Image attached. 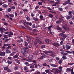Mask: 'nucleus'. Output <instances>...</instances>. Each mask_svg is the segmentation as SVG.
Masks as SVG:
<instances>
[{
    "label": "nucleus",
    "mask_w": 74,
    "mask_h": 74,
    "mask_svg": "<svg viewBox=\"0 0 74 74\" xmlns=\"http://www.w3.org/2000/svg\"><path fill=\"white\" fill-rule=\"evenodd\" d=\"M7 71L10 73V72H11V70H10V69H8L7 70Z\"/></svg>",
    "instance_id": "nucleus-48"
},
{
    "label": "nucleus",
    "mask_w": 74,
    "mask_h": 74,
    "mask_svg": "<svg viewBox=\"0 0 74 74\" xmlns=\"http://www.w3.org/2000/svg\"><path fill=\"white\" fill-rule=\"evenodd\" d=\"M72 14V12L71 11H70L69 12V15H71Z\"/></svg>",
    "instance_id": "nucleus-58"
},
{
    "label": "nucleus",
    "mask_w": 74,
    "mask_h": 74,
    "mask_svg": "<svg viewBox=\"0 0 74 74\" xmlns=\"http://www.w3.org/2000/svg\"><path fill=\"white\" fill-rule=\"evenodd\" d=\"M49 16L50 17V18H52L53 17V15L52 14H49Z\"/></svg>",
    "instance_id": "nucleus-46"
},
{
    "label": "nucleus",
    "mask_w": 74,
    "mask_h": 74,
    "mask_svg": "<svg viewBox=\"0 0 74 74\" xmlns=\"http://www.w3.org/2000/svg\"><path fill=\"white\" fill-rule=\"evenodd\" d=\"M27 3H28V1H25V2H24V3L26 4H27Z\"/></svg>",
    "instance_id": "nucleus-61"
},
{
    "label": "nucleus",
    "mask_w": 74,
    "mask_h": 74,
    "mask_svg": "<svg viewBox=\"0 0 74 74\" xmlns=\"http://www.w3.org/2000/svg\"><path fill=\"white\" fill-rule=\"evenodd\" d=\"M67 54L66 53H64L63 54V56H66V55H67Z\"/></svg>",
    "instance_id": "nucleus-62"
},
{
    "label": "nucleus",
    "mask_w": 74,
    "mask_h": 74,
    "mask_svg": "<svg viewBox=\"0 0 74 74\" xmlns=\"http://www.w3.org/2000/svg\"><path fill=\"white\" fill-rule=\"evenodd\" d=\"M66 18L67 20L70 19V16H69V15H68L66 16Z\"/></svg>",
    "instance_id": "nucleus-39"
},
{
    "label": "nucleus",
    "mask_w": 74,
    "mask_h": 74,
    "mask_svg": "<svg viewBox=\"0 0 74 74\" xmlns=\"http://www.w3.org/2000/svg\"><path fill=\"white\" fill-rule=\"evenodd\" d=\"M73 68H72V69H71V74H74V72L73 71Z\"/></svg>",
    "instance_id": "nucleus-38"
},
{
    "label": "nucleus",
    "mask_w": 74,
    "mask_h": 74,
    "mask_svg": "<svg viewBox=\"0 0 74 74\" xmlns=\"http://www.w3.org/2000/svg\"><path fill=\"white\" fill-rule=\"evenodd\" d=\"M34 20L35 21H38V19L37 18H34Z\"/></svg>",
    "instance_id": "nucleus-64"
},
{
    "label": "nucleus",
    "mask_w": 74,
    "mask_h": 74,
    "mask_svg": "<svg viewBox=\"0 0 74 74\" xmlns=\"http://www.w3.org/2000/svg\"><path fill=\"white\" fill-rule=\"evenodd\" d=\"M33 64H31L30 66L31 69H33L34 67V65H33Z\"/></svg>",
    "instance_id": "nucleus-26"
},
{
    "label": "nucleus",
    "mask_w": 74,
    "mask_h": 74,
    "mask_svg": "<svg viewBox=\"0 0 74 74\" xmlns=\"http://www.w3.org/2000/svg\"><path fill=\"white\" fill-rule=\"evenodd\" d=\"M24 50H25V52H29V49L27 48V47H24Z\"/></svg>",
    "instance_id": "nucleus-11"
},
{
    "label": "nucleus",
    "mask_w": 74,
    "mask_h": 74,
    "mask_svg": "<svg viewBox=\"0 0 74 74\" xmlns=\"http://www.w3.org/2000/svg\"><path fill=\"white\" fill-rule=\"evenodd\" d=\"M45 42H46V43H49V39H48V38H46L45 39Z\"/></svg>",
    "instance_id": "nucleus-24"
},
{
    "label": "nucleus",
    "mask_w": 74,
    "mask_h": 74,
    "mask_svg": "<svg viewBox=\"0 0 74 74\" xmlns=\"http://www.w3.org/2000/svg\"><path fill=\"white\" fill-rule=\"evenodd\" d=\"M26 19L27 21H30V18L28 16L27 17Z\"/></svg>",
    "instance_id": "nucleus-30"
},
{
    "label": "nucleus",
    "mask_w": 74,
    "mask_h": 74,
    "mask_svg": "<svg viewBox=\"0 0 74 74\" xmlns=\"http://www.w3.org/2000/svg\"><path fill=\"white\" fill-rule=\"evenodd\" d=\"M8 59L10 60H11L12 59V57H8Z\"/></svg>",
    "instance_id": "nucleus-54"
},
{
    "label": "nucleus",
    "mask_w": 74,
    "mask_h": 74,
    "mask_svg": "<svg viewBox=\"0 0 74 74\" xmlns=\"http://www.w3.org/2000/svg\"><path fill=\"white\" fill-rule=\"evenodd\" d=\"M21 21V22L24 24V25H26V20H22Z\"/></svg>",
    "instance_id": "nucleus-14"
},
{
    "label": "nucleus",
    "mask_w": 74,
    "mask_h": 74,
    "mask_svg": "<svg viewBox=\"0 0 74 74\" xmlns=\"http://www.w3.org/2000/svg\"><path fill=\"white\" fill-rule=\"evenodd\" d=\"M2 6L3 7V8H7V7H8V5L5 4H4Z\"/></svg>",
    "instance_id": "nucleus-16"
},
{
    "label": "nucleus",
    "mask_w": 74,
    "mask_h": 74,
    "mask_svg": "<svg viewBox=\"0 0 74 74\" xmlns=\"http://www.w3.org/2000/svg\"><path fill=\"white\" fill-rule=\"evenodd\" d=\"M3 37L4 38H8V36H7V35H6L5 34H3Z\"/></svg>",
    "instance_id": "nucleus-22"
},
{
    "label": "nucleus",
    "mask_w": 74,
    "mask_h": 74,
    "mask_svg": "<svg viewBox=\"0 0 74 74\" xmlns=\"http://www.w3.org/2000/svg\"><path fill=\"white\" fill-rule=\"evenodd\" d=\"M4 30V31H6V29H5V28H4L1 27L0 28V31L1 33H3Z\"/></svg>",
    "instance_id": "nucleus-8"
},
{
    "label": "nucleus",
    "mask_w": 74,
    "mask_h": 74,
    "mask_svg": "<svg viewBox=\"0 0 74 74\" xmlns=\"http://www.w3.org/2000/svg\"><path fill=\"white\" fill-rule=\"evenodd\" d=\"M66 48L67 50L68 49H70V48H71V47L69 45H66Z\"/></svg>",
    "instance_id": "nucleus-17"
},
{
    "label": "nucleus",
    "mask_w": 74,
    "mask_h": 74,
    "mask_svg": "<svg viewBox=\"0 0 74 74\" xmlns=\"http://www.w3.org/2000/svg\"><path fill=\"white\" fill-rule=\"evenodd\" d=\"M43 52L45 53L46 55H49V54L48 53H53V52L52 51H43Z\"/></svg>",
    "instance_id": "nucleus-6"
},
{
    "label": "nucleus",
    "mask_w": 74,
    "mask_h": 74,
    "mask_svg": "<svg viewBox=\"0 0 74 74\" xmlns=\"http://www.w3.org/2000/svg\"><path fill=\"white\" fill-rule=\"evenodd\" d=\"M51 66L52 67H57V65L55 64H51Z\"/></svg>",
    "instance_id": "nucleus-20"
},
{
    "label": "nucleus",
    "mask_w": 74,
    "mask_h": 74,
    "mask_svg": "<svg viewBox=\"0 0 74 74\" xmlns=\"http://www.w3.org/2000/svg\"><path fill=\"white\" fill-rule=\"evenodd\" d=\"M53 45L56 47H58V46H60V44L59 43H58L57 42H56L55 43H53Z\"/></svg>",
    "instance_id": "nucleus-7"
},
{
    "label": "nucleus",
    "mask_w": 74,
    "mask_h": 74,
    "mask_svg": "<svg viewBox=\"0 0 74 74\" xmlns=\"http://www.w3.org/2000/svg\"><path fill=\"white\" fill-rule=\"evenodd\" d=\"M38 52L36 51V52H35L34 53V55H38Z\"/></svg>",
    "instance_id": "nucleus-43"
},
{
    "label": "nucleus",
    "mask_w": 74,
    "mask_h": 74,
    "mask_svg": "<svg viewBox=\"0 0 74 74\" xmlns=\"http://www.w3.org/2000/svg\"><path fill=\"white\" fill-rule=\"evenodd\" d=\"M40 38V36H38L36 37V40H37V42L39 44H41L42 43V42L40 40H39Z\"/></svg>",
    "instance_id": "nucleus-4"
},
{
    "label": "nucleus",
    "mask_w": 74,
    "mask_h": 74,
    "mask_svg": "<svg viewBox=\"0 0 74 74\" xmlns=\"http://www.w3.org/2000/svg\"><path fill=\"white\" fill-rule=\"evenodd\" d=\"M25 45L26 47H27V46L28 45V43H27V42L26 41H25Z\"/></svg>",
    "instance_id": "nucleus-27"
},
{
    "label": "nucleus",
    "mask_w": 74,
    "mask_h": 74,
    "mask_svg": "<svg viewBox=\"0 0 74 74\" xmlns=\"http://www.w3.org/2000/svg\"><path fill=\"white\" fill-rule=\"evenodd\" d=\"M60 71L58 69V68H57V69H56V72H57V73H60Z\"/></svg>",
    "instance_id": "nucleus-37"
},
{
    "label": "nucleus",
    "mask_w": 74,
    "mask_h": 74,
    "mask_svg": "<svg viewBox=\"0 0 74 74\" xmlns=\"http://www.w3.org/2000/svg\"><path fill=\"white\" fill-rule=\"evenodd\" d=\"M31 16H32V17H33V16H35V15L33 13H31Z\"/></svg>",
    "instance_id": "nucleus-41"
},
{
    "label": "nucleus",
    "mask_w": 74,
    "mask_h": 74,
    "mask_svg": "<svg viewBox=\"0 0 74 74\" xmlns=\"http://www.w3.org/2000/svg\"><path fill=\"white\" fill-rule=\"evenodd\" d=\"M62 22V24H63L62 25V27L65 30H67L68 26L66 24H65L66 23V21L63 20Z\"/></svg>",
    "instance_id": "nucleus-1"
},
{
    "label": "nucleus",
    "mask_w": 74,
    "mask_h": 74,
    "mask_svg": "<svg viewBox=\"0 0 74 74\" xmlns=\"http://www.w3.org/2000/svg\"><path fill=\"white\" fill-rule=\"evenodd\" d=\"M39 8V6H37L36 7L35 9L36 10H38Z\"/></svg>",
    "instance_id": "nucleus-53"
},
{
    "label": "nucleus",
    "mask_w": 74,
    "mask_h": 74,
    "mask_svg": "<svg viewBox=\"0 0 74 74\" xmlns=\"http://www.w3.org/2000/svg\"><path fill=\"white\" fill-rule=\"evenodd\" d=\"M0 55L1 56H4L5 55V53L4 51L2 52L1 51H0Z\"/></svg>",
    "instance_id": "nucleus-5"
},
{
    "label": "nucleus",
    "mask_w": 74,
    "mask_h": 74,
    "mask_svg": "<svg viewBox=\"0 0 74 74\" xmlns=\"http://www.w3.org/2000/svg\"><path fill=\"white\" fill-rule=\"evenodd\" d=\"M53 26L51 25L49 27H47L48 30L49 32H51V27H52Z\"/></svg>",
    "instance_id": "nucleus-13"
},
{
    "label": "nucleus",
    "mask_w": 74,
    "mask_h": 74,
    "mask_svg": "<svg viewBox=\"0 0 74 74\" xmlns=\"http://www.w3.org/2000/svg\"><path fill=\"white\" fill-rule=\"evenodd\" d=\"M62 62V61L61 60L59 61L58 62V63H59V64H61Z\"/></svg>",
    "instance_id": "nucleus-55"
},
{
    "label": "nucleus",
    "mask_w": 74,
    "mask_h": 74,
    "mask_svg": "<svg viewBox=\"0 0 74 74\" xmlns=\"http://www.w3.org/2000/svg\"><path fill=\"white\" fill-rule=\"evenodd\" d=\"M62 59H67V57L65 56H62Z\"/></svg>",
    "instance_id": "nucleus-36"
},
{
    "label": "nucleus",
    "mask_w": 74,
    "mask_h": 74,
    "mask_svg": "<svg viewBox=\"0 0 74 74\" xmlns=\"http://www.w3.org/2000/svg\"><path fill=\"white\" fill-rule=\"evenodd\" d=\"M63 35H64V34H63L62 33H61L60 35H59V36L60 37H61V36H63Z\"/></svg>",
    "instance_id": "nucleus-42"
},
{
    "label": "nucleus",
    "mask_w": 74,
    "mask_h": 74,
    "mask_svg": "<svg viewBox=\"0 0 74 74\" xmlns=\"http://www.w3.org/2000/svg\"><path fill=\"white\" fill-rule=\"evenodd\" d=\"M66 52H67V53H72V52L70 51H66Z\"/></svg>",
    "instance_id": "nucleus-44"
},
{
    "label": "nucleus",
    "mask_w": 74,
    "mask_h": 74,
    "mask_svg": "<svg viewBox=\"0 0 74 74\" xmlns=\"http://www.w3.org/2000/svg\"><path fill=\"white\" fill-rule=\"evenodd\" d=\"M56 27V29L57 30H60V31H62V28H61L59 27V25H57Z\"/></svg>",
    "instance_id": "nucleus-9"
},
{
    "label": "nucleus",
    "mask_w": 74,
    "mask_h": 74,
    "mask_svg": "<svg viewBox=\"0 0 74 74\" xmlns=\"http://www.w3.org/2000/svg\"><path fill=\"white\" fill-rule=\"evenodd\" d=\"M71 71V69L70 68H67L66 70V72H70Z\"/></svg>",
    "instance_id": "nucleus-19"
},
{
    "label": "nucleus",
    "mask_w": 74,
    "mask_h": 74,
    "mask_svg": "<svg viewBox=\"0 0 74 74\" xmlns=\"http://www.w3.org/2000/svg\"><path fill=\"white\" fill-rule=\"evenodd\" d=\"M24 69L25 71L26 72H29V69H28V68L26 66H25L24 68Z\"/></svg>",
    "instance_id": "nucleus-10"
},
{
    "label": "nucleus",
    "mask_w": 74,
    "mask_h": 74,
    "mask_svg": "<svg viewBox=\"0 0 74 74\" xmlns=\"http://www.w3.org/2000/svg\"><path fill=\"white\" fill-rule=\"evenodd\" d=\"M38 4L40 5H41L42 4V3L41 2H40L38 3Z\"/></svg>",
    "instance_id": "nucleus-45"
},
{
    "label": "nucleus",
    "mask_w": 74,
    "mask_h": 74,
    "mask_svg": "<svg viewBox=\"0 0 74 74\" xmlns=\"http://www.w3.org/2000/svg\"><path fill=\"white\" fill-rule=\"evenodd\" d=\"M28 62H31L32 60L33 59V56L32 55H30L28 57Z\"/></svg>",
    "instance_id": "nucleus-2"
},
{
    "label": "nucleus",
    "mask_w": 74,
    "mask_h": 74,
    "mask_svg": "<svg viewBox=\"0 0 74 74\" xmlns=\"http://www.w3.org/2000/svg\"><path fill=\"white\" fill-rule=\"evenodd\" d=\"M73 64H74V63H70L68 64V65H73Z\"/></svg>",
    "instance_id": "nucleus-50"
},
{
    "label": "nucleus",
    "mask_w": 74,
    "mask_h": 74,
    "mask_svg": "<svg viewBox=\"0 0 74 74\" xmlns=\"http://www.w3.org/2000/svg\"><path fill=\"white\" fill-rule=\"evenodd\" d=\"M67 37V36L66 35H64L61 38L60 40L61 41H64V39Z\"/></svg>",
    "instance_id": "nucleus-3"
},
{
    "label": "nucleus",
    "mask_w": 74,
    "mask_h": 74,
    "mask_svg": "<svg viewBox=\"0 0 74 74\" xmlns=\"http://www.w3.org/2000/svg\"><path fill=\"white\" fill-rule=\"evenodd\" d=\"M39 17L40 19H42L43 18H44V16H42V15H40L39 16Z\"/></svg>",
    "instance_id": "nucleus-52"
},
{
    "label": "nucleus",
    "mask_w": 74,
    "mask_h": 74,
    "mask_svg": "<svg viewBox=\"0 0 74 74\" xmlns=\"http://www.w3.org/2000/svg\"><path fill=\"white\" fill-rule=\"evenodd\" d=\"M6 52L7 53H10L11 52L8 49H6Z\"/></svg>",
    "instance_id": "nucleus-18"
},
{
    "label": "nucleus",
    "mask_w": 74,
    "mask_h": 74,
    "mask_svg": "<svg viewBox=\"0 0 74 74\" xmlns=\"http://www.w3.org/2000/svg\"><path fill=\"white\" fill-rule=\"evenodd\" d=\"M34 64V65L35 66V67L37 68V65L36 64Z\"/></svg>",
    "instance_id": "nucleus-57"
},
{
    "label": "nucleus",
    "mask_w": 74,
    "mask_h": 74,
    "mask_svg": "<svg viewBox=\"0 0 74 74\" xmlns=\"http://www.w3.org/2000/svg\"><path fill=\"white\" fill-rule=\"evenodd\" d=\"M45 45H42L41 46V48H42V49L44 48H45Z\"/></svg>",
    "instance_id": "nucleus-59"
},
{
    "label": "nucleus",
    "mask_w": 74,
    "mask_h": 74,
    "mask_svg": "<svg viewBox=\"0 0 74 74\" xmlns=\"http://www.w3.org/2000/svg\"><path fill=\"white\" fill-rule=\"evenodd\" d=\"M7 62L8 64H11L12 63V62H11V61L9 60H8L7 61Z\"/></svg>",
    "instance_id": "nucleus-29"
},
{
    "label": "nucleus",
    "mask_w": 74,
    "mask_h": 74,
    "mask_svg": "<svg viewBox=\"0 0 74 74\" xmlns=\"http://www.w3.org/2000/svg\"><path fill=\"white\" fill-rule=\"evenodd\" d=\"M15 55V53H11L10 55V56H12Z\"/></svg>",
    "instance_id": "nucleus-32"
},
{
    "label": "nucleus",
    "mask_w": 74,
    "mask_h": 74,
    "mask_svg": "<svg viewBox=\"0 0 74 74\" xmlns=\"http://www.w3.org/2000/svg\"><path fill=\"white\" fill-rule=\"evenodd\" d=\"M8 11L9 12H10L11 11V8H9Z\"/></svg>",
    "instance_id": "nucleus-63"
},
{
    "label": "nucleus",
    "mask_w": 74,
    "mask_h": 74,
    "mask_svg": "<svg viewBox=\"0 0 74 74\" xmlns=\"http://www.w3.org/2000/svg\"><path fill=\"white\" fill-rule=\"evenodd\" d=\"M59 10H60L61 11H63V9L62 8H59Z\"/></svg>",
    "instance_id": "nucleus-35"
},
{
    "label": "nucleus",
    "mask_w": 74,
    "mask_h": 74,
    "mask_svg": "<svg viewBox=\"0 0 74 74\" xmlns=\"http://www.w3.org/2000/svg\"><path fill=\"white\" fill-rule=\"evenodd\" d=\"M27 11V9H25L23 10V11H24V12H25V11Z\"/></svg>",
    "instance_id": "nucleus-56"
},
{
    "label": "nucleus",
    "mask_w": 74,
    "mask_h": 74,
    "mask_svg": "<svg viewBox=\"0 0 74 74\" xmlns=\"http://www.w3.org/2000/svg\"><path fill=\"white\" fill-rule=\"evenodd\" d=\"M69 23L70 25H73V22L72 21H69Z\"/></svg>",
    "instance_id": "nucleus-47"
},
{
    "label": "nucleus",
    "mask_w": 74,
    "mask_h": 74,
    "mask_svg": "<svg viewBox=\"0 0 74 74\" xmlns=\"http://www.w3.org/2000/svg\"><path fill=\"white\" fill-rule=\"evenodd\" d=\"M10 8L13 10H15V7L14 6H10Z\"/></svg>",
    "instance_id": "nucleus-25"
},
{
    "label": "nucleus",
    "mask_w": 74,
    "mask_h": 74,
    "mask_svg": "<svg viewBox=\"0 0 74 74\" xmlns=\"http://www.w3.org/2000/svg\"><path fill=\"white\" fill-rule=\"evenodd\" d=\"M8 67L5 66L4 67V70H8Z\"/></svg>",
    "instance_id": "nucleus-40"
},
{
    "label": "nucleus",
    "mask_w": 74,
    "mask_h": 74,
    "mask_svg": "<svg viewBox=\"0 0 74 74\" xmlns=\"http://www.w3.org/2000/svg\"><path fill=\"white\" fill-rule=\"evenodd\" d=\"M27 25H29V26H32V23H27Z\"/></svg>",
    "instance_id": "nucleus-51"
},
{
    "label": "nucleus",
    "mask_w": 74,
    "mask_h": 74,
    "mask_svg": "<svg viewBox=\"0 0 74 74\" xmlns=\"http://www.w3.org/2000/svg\"><path fill=\"white\" fill-rule=\"evenodd\" d=\"M18 57V55L17 54H16L13 57V59H16V58H17V59H19V57Z\"/></svg>",
    "instance_id": "nucleus-15"
},
{
    "label": "nucleus",
    "mask_w": 74,
    "mask_h": 74,
    "mask_svg": "<svg viewBox=\"0 0 74 74\" xmlns=\"http://www.w3.org/2000/svg\"><path fill=\"white\" fill-rule=\"evenodd\" d=\"M62 22V21H61L59 20L57 21L56 22V23H60Z\"/></svg>",
    "instance_id": "nucleus-34"
},
{
    "label": "nucleus",
    "mask_w": 74,
    "mask_h": 74,
    "mask_svg": "<svg viewBox=\"0 0 74 74\" xmlns=\"http://www.w3.org/2000/svg\"><path fill=\"white\" fill-rule=\"evenodd\" d=\"M60 44L61 45H63V41H61L60 42Z\"/></svg>",
    "instance_id": "nucleus-60"
},
{
    "label": "nucleus",
    "mask_w": 74,
    "mask_h": 74,
    "mask_svg": "<svg viewBox=\"0 0 74 74\" xmlns=\"http://www.w3.org/2000/svg\"><path fill=\"white\" fill-rule=\"evenodd\" d=\"M9 16L11 18H13L14 16V14H9Z\"/></svg>",
    "instance_id": "nucleus-23"
},
{
    "label": "nucleus",
    "mask_w": 74,
    "mask_h": 74,
    "mask_svg": "<svg viewBox=\"0 0 74 74\" xmlns=\"http://www.w3.org/2000/svg\"><path fill=\"white\" fill-rule=\"evenodd\" d=\"M20 57L21 58H22L23 59V60H26V58H25V57L23 56H20Z\"/></svg>",
    "instance_id": "nucleus-33"
},
{
    "label": "nucleus",
    "mask_w": 74,
    "mask_h": 74,
    "mask_svg": "<svg viewBox=\"0 0 74 74\" xmlns=\"http://www.w3.org/2000/svg\"><path fill=\"white\" fill-rule=\"evenodd\" d=\"M45 72H46L47 73H48L49 72V70H46Z\"/></svg>",
    "instance_id": "nucleus-49"
},
{
    "label": "nucleus",
    "mask_w": 74,
    "mask_h": 74,
    "mask_svg": "<svg viewBox=\"0 0 74 74\" xmlns=\"http://www.w3.org/2000/svg\"><path fill=\"white\" fill-rule=\"evenodd\" d=\"M9 45H10V44H4V47H6L7 46H8Z\"/></svg>",
    "instance_id": "nucleus-31"
},
{
    "label": "nucleus",
    "mask_w": 74,
    "mask_h": 74,
    "mask_svg": "<svg viewBox=\"0 0 74 74\" xmlns=\"http://www.w3.org/2000/svg\"><path fill=\"white\" fill-rule=\"evenodd\" d=\"M21 51V52L23 54H24V53H25V52H26V51L25 50V49L24 48V49H22Z\"/></svg>",
    "instance_id": "nucleus-12"
},
{
    "label": "nucleus",
    "mask_w": 74,
    "mask_h": 74,
    "mask_svg": "<svg viewBox=\"0 0 74 74\" xmlns=\"http://www.w3.org/2000/svg\"><path fill=\"white\" fill-rule=\"evenodd\" d=\"M58 68L60 70V71H62V69L63 68L62 67V66H60Z\"/></svg>",
    "instance_id": "nucleus-28"
},
{
    "label": "nucleus",
    "mask_w": 74,
    "mask_h": 74,
    "mask_svg": "<svg viewBox=\"0 0 74 74\" xmlns=\"http://www.w3.org/2000/svg\"><path fill=\"white\" fill-rule=\"evenodd\" d=\"M14 60V61H15V62H16V63H18V64H20V62H19V60H17L16 59H15Z\"/></svg>",
    "instance_id": "nucleus-21"
}]
</instances>
